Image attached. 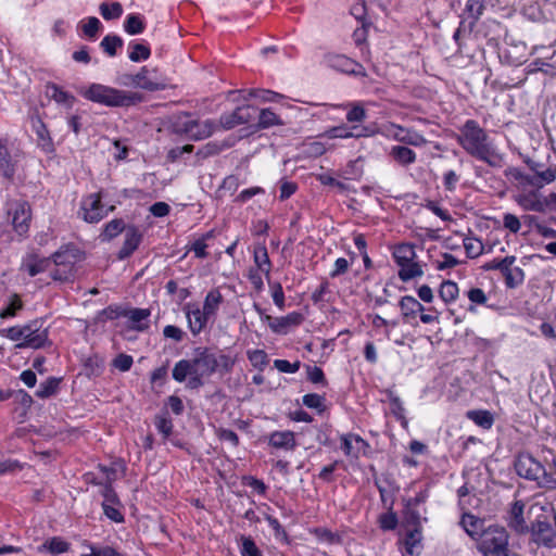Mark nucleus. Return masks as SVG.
<instances>
[{
	"mask_svg": "<svg viewBox=\"0 0 556 556\" xmlns=\"http://www.w3.org/2000/svg\"><path fill=\"white\" fill-rule=\"evenodd\" d=\"M457 141L471 156L495 166L497 154L489 140L486 131L473 119H468L459 130Z\"/></svg>",
	"mask_w": 556,
	"mask_h": 556,
	"instance_id": "obj_1",
	"label": "nucleus"
},
{
	"mask_svg": "<svg viewBox=\"0 0 556 556\" xmlns=\"http://www.w3.org/2000/svg\"><path fill=\"white\" fill-rule=\"evenodd\" d=\"M193 372L192 379H189L187 387L189 389H198L204 384V378L210 377L219 368L229 371L233 365V361L224 354H216L207 349L198 350L191 359Z\"/></svg>",
	"mask_w": 556,
	"mask_h": 556,
	"instance_id": "obj_2",
	"label": "nucleus"
},
{
	"mask_svg": "<svg viewBox=\"0 0 556 556\" xmlns=\"http://www.w3.org/2000/svg\"><path fill=\"white\" fill-rule=\"evenodd\" d=\"M81 94L89 101L106 106H130L141 101L137 92L125 91L101 84H92Z\"/></svg>",
	"mask_w": 556,
	"mask_h": 556,
	"instance_id": "obj_3",
	"label": "nucleus"
},
{
	"mask_svg": "<svg viewBox=\"0 0 556 556\" xmlns=\"http://www.w3.org/2000/svg\"><path fill=\"white\" fill-rule=\"evenodd\" d=\"M43 324L42 319H34L25 325L10 327L3 330V334L12 341H20L16 344L18 349H40L49 342L48 329Z\"/></svg>",
	"mask_w": 556,
	"mask_h": 556,
	"instance_id": "obj_4",
	"label": "nucleus"
},
{
	"mask_svg": "<svg viewBox=\"0 0 556 556\" xmlns=\"http://www.w3.org/2000/svg\"><path fill=\"white\" fill-rule=\"evenodd\" d=\"M484 556H508V533L503 527L490 526L477 542Z\"/></svg>",
	"mask_w": 556,
	"mask_h": 556,
	"instance_id": "obj_5",
	"label": "nucleus"
},
{
	"mask_svg": "<svg viewBox=\"0 0 556 556\" xmlns=\"http://www.w3.org/2000/svg\"><path fill=\"white\" fill-rule=\"evenodd\" d=\"M51 277L55 281H68L74 277L75 264L80 260L77 249L72 247H62L52 254Z\"/></svg>",
	"mask_w": 556,
	"mask_h": 556,
	"instance_id": "obj_6",
	"label": "nucleus"
},
{
	"mask_svg": "<svg viewBox=\"0 0 556 556\" xmlns=\"http://www.w3.org/2000/svg\"><path fill=\"white\" fill-rule=\"evenodd\" d=\"M532 531L536 543L547 547L556 546V513L536 519Z\"/></svg>",
	"mask_w": 556,
	"mask_h": 556,
	"instance_id": "obj_7",
	"label": "nucleus"
},
{
	"mask_svg": "<svg viewBox=\"0 0 556 556\" xmlns=\"http://www.w3.org/2000/svg\"><path fill=\"white\" fill-rule=\"evenodd\" d=\"M122 85L126 87L141 88L148 91L163 90L166 87L165 81L157 77L156 70H149L146 66L134 75L131 81L123 80Z\"/></svg>",
	"mask_w": 556,
	"mask_h": 556,
	"instance_id": "obj_8",
	"label": "nucleus"
},
{
	"mask_svg": "<svg viewBox=\"0 0 556 556\" xmlns=\"http://www.w3.org/2000/svg\"><path fill=\"white\" fill-rule=\"evenodd\" d=\"M256 109L251 105L237 108L231 113L223 114L217 121L219 129L228 130L236 126L249 124L255 119Z\"/></svg>",
	"mask_w": 556,
	"mask_h": 556,
	"instance_id": "obj_9",
	"label": "nucleus"
},
{
	"mask_svg": "<svg viewBox=\"0 0 556 556\" xmlns=\"http://www.w3.org/2000/svg\"><path fill=\"white\" fill-rule=\"evenodd\" d=\"M80 214L87 223H98L104 218L106 211H104L101 203V194L91 193L85 197L81 201Z\"/></svg>",
	"mask_w": 556,
	"mask_h": 556,
	"instance_id": "obj_10",
	"label": "nucleus"
},
{
	"mask_svg": "<svg viewBox=\"0 0 556 556\" xmlns=\"http://www.w3.org/2000/svg\"><path fill=\"white\" fill-rule=\"evenodd\" d=\"M12 216V225L18 235H25L29 229L31 218L30 207L26 202L13 203L9 210Z\"/></svg>",
	"mask_w": 556,
	"mask_h": 556,
	"instance_id": "obj_11",
	"label": "nucleus"
},
{
	"mask_svg": "<svg viewBox=\"0 0 556 556\" xmlns=\"http://www.w3.org/2000/svg\"><path fill=\"white\" fill-rule=\"evenodd\" d=\"M265 321L273 332L278 334H286L293 327L299 326L303 321V316L300 313L292 312L282 317L265 316Z\"/></svg>",
	"mask_w": 556,
	"mask_h": 556,
	"instance_id": "obj_12",
	"label": "nucleus"
},
{
	"mask_svg": "<svg viewBox=\"0 0 556 556\" xmlns=\"http://www.w3.org/2000/svg\"><path fill=\"white\" fill-rule=\"evenodd\" d=\"M517 473L528 480H538L543 473V466L530 455H520L516 460Z\"/></svg>",
	"mask_w": 556,
	"mask_h": 556,
	"instance_id": "obj_13",
	"label": "nucleus"
},
{
	"mask_svg": "<svg viewBox=\"0 0 556 556\" xmlns=\"http://www.w3.org/2000/svg\"><path fill=\"white\" fill-rule=\"evenodd\" d=\"M340 440L344 454L352 458H358L361 454H365L369 446L363 438L354 433L342 434Z\"/></svg>",
	"mask_w": 556,
	"mask_h": 556,
	"instance_id": "obj_14",
	"label": "nucleus"
},
{
	"mask_svg": "<svg viewBox=\"0 0 556 556\" xmlns=\"http://www.w3.org/2000/svg\"><path fill=\"white\" fill-rule=\"evenodd\" d=\"M150 314V309L148 308H130L119 313L121 316L128 318V328L137 331H144L149 328L148 318Z\"/></svg>",
	"mask_w": 556,
	"mask_h": 556,
	"instance_id": "obj_15",
	"label": "nucleus"
},
{
	"mask_svg": "<svg viewBox=\"0 0 556 556\" xmlns=\"http://www.w3.org/2000/svg\"><path fill=\"white\" fill-rule=\"evenodd\" d=\"M21 268L27 271L30 277H34L46 270L51 273L52 263L50 258L39 257L36 254H29L23 260Z\"/></svg>",
	"mask_w": 556,
	"mask_h": 556,
	"instance_id": "obj_16",
	"label": "nucleus"
},
{
	"mask_svg": "<svg viewBox=\"0 0 556 556\" xmlns=\"http://www.w3.org/2000/svg\"><path fill=\"white\" fill-rule=\"evenodd\" d=\"M392 128L394 129L392 132L393 138L402 143L415 147H421L427 143L425 137L415 130L404 128L400 125H392Z\"/></svg>",
	"mask_w": 556,
	"mask_h": 556,
	"instance_id": "obj_17",
	"label": "nucleus"
},
{
	"mask_svg": "<svg viewBox=\"0 0 556 556\" xmlns=\"http://www.w3.org/2000/svg\"><path fill=\"white\" fill-rule=\"evenodd\" d=\"M186 315H187L190 331L193 334L200 333L203 330V328L206 326V324L210 319V316L206 315V313L198 306H195V307L188 306L186 308Z\"/></svg>",
	"mask_w": 556,
	"mask_h": 556,
	"instance_id": "obj_18",
	"label": "nucleus"
},
{
	"mask_svg": "<svg viewBox=\"0 0 556 556\" xmlns=\"http://www.w3.org/2000/svg\"><path fill=\"white\" fill-rule=\"evenodd\" d=\"M328 62L330 66L343 73L365 75L364 68L361 64L355 63L344 55H331L328 58Z\"/></svg>",
	"mask_w": 556,
	"mask_h": 556,
	"instance_id": "obj_19",
	"label": "nucleus"
},
{
	"mask_svg": "<svg viewBox=\"0 0 556 556\" xmlns=\"http://www.w3.org/2000/svg\"><path fill=\"white\" fill-rule=\"evenodd\" d=\"M141 241V233L135 227H127L125 229V241L118 252V258L124 260L128 257L139 245Z\"/></svg>",
	"mask_w": 556,
	"mask_h": 556,
	"instance_id": "obj_20",
	"label": "nucleus"
},
{
	"mask_svg": "<svg viewBox=\"0 0 556 556\" xmlns=\"http://www.w3.org/2000/svg\"><path fill=\"white\" fill-rule=\"evenodd\" d=\"M220 130L217 124V121L214 119H205L199 121L194 119L193 123V134L191 135V139L199 141L211 137L214 132Z\"/></svg>",
	"mask_w": 556,
	"mask_h": 556,
	"instance_id": "obj_21",
	"label": "nucleus"
},
{
	"mask_svg": "<svg viewBox=\"0 0 556 556\" xmlns=\"http://www.w3.org/2000/svg\"><path fill=\"white\" fill-rule=\"evenodd\" d=\"M542 513H546V515H553L556 513L553 507V502L547 498L544 494H536L533 497V503L529 508V514L534 516L536 519H543L545 515Z\"/></svg>",
	"mask_w": 556,
	"mask_h": 556,
	"instance_id": "obj_22",
	"label": "nucleus"
},
{
	"mask_svg": "<svg viewBox=\"0 0 556 556\" xmlns=\"http://www.w3.org/2000/svg\"><path fill=\"white\" fill-rule=\"evenodd\" d=\"M462 526L467 534L477 542L481 538V533L486 529L484 528L483 520L470 514L463 515Z\"/></svg>",
	"mask_w": 556,
	"mask_h": 556,
	"instance_id": "obj_23",
	"label": "nucleus"
},
{
	"mask_svg": "<svg viewBox=\"0 0 556 556\" xmlns=\"http://www.w3.org/2000/svg\"><path fill=\"white\" fill-rule=\"evenodd\" d=\"M46 94L51 100L55 101L59 104L64 105L70 109L73 106L75 102V97L67 91L63 90L55 84H48L46 87Z\"/></svg>",
	"mask_w": 556,
	"mask_h": 556,
	"instance_id": "obj_24",
	"label": "nucleus"
},
{
	"mask_svg": "<svg viewBox=\"0 0 556 556\" xmlns=\"http://www.w3.org/2000/svg\"><path fill=\"white\" fill-rule=\"evenodd\" d=\"M515 201L526 211L543 212L541 195L538 191L521 193Z\"/></svg>",
	"mask_w": 556,
	"mask_h": 556,
	"instance_id": "obj_25",
	"label": "nucleus"
},
{
	"mask_svg": "<svg viewBox=\"0 0 556 556\" xmlns=\"http://www.w3.org/2000/svg\"><path fill=\"white\" fill-rule=\"evenodd\" d=\"M421 540L422 534L420 527L408 529L404 540L406 553L412 556L419 555L422 547Z\"/></svg>",
	"mask_w": 556,
	"mask_h": 556,
	"instance_id": "obj_26",
	"label": "nucleus"
},
{
	"mask_svg": "<svg viewBox=\"0 0 556 556\" xmlns=\"http://www.w3.org/2000/svg\"><path fill=\"white\" fill-rule=\"evenodd\" d=\"M269 444L276 448L293 450L295 438L291 431H275L269 437Z\"/></svg>",
	"mask_w": 556,
	"mask_h": 556,
	"instance_id": "obj_27",
	"label": "nucleus"
},
{
	"mask_svg": "<svg viewBox=\"0 0 556 556\" xmlns=\"http://www.w3.org/2000/svg\"><path fill=\"white\" fill-rule=\"evenodd\" d=\"M523 508L525 505L520 501H517L513 504L509 511L508 525L517 532H523L527 529V525L523 518Z\"/></svg>",
	"mask_w": 556,
	"mask_h": 556,
	"instance_id": "obj_28",
	"label": "nucleus"
},
{
	"mask_svg": "<svg viewBox=\"0 0 556 556\" xmlns=\"http://www.w3.org/2000/svg\"><path fill=\"white\" fill-rule=\"evenodd\" d=\"M390 156L400 165H409L416 161V153L403 146H394L390 150Z\"/></svg>",
	"mask_w": 556,
	"mask_h": 556,
	"instance_id": "obj_29",
	"label": "nucleus"
},
{
	"mask_svg": "<svg viewBox=\"0 0 556 556\" xmlns=\"http://www.w3.org/2000/svg\"><path fill=\"white\" fill-rule=\"evenodd\" d=\"M371 134H372V131H370L368 127H363L359 132H354L345 126L332 127L329 130H327V136L329 138H342V139L368 137Z\"/></svg>",
	"mask_w": 556,
	"mask_h": 556,
	"instance_id": "obj_30",
	"label": "nucleus"
},
{
	"mask_svg": "<svg viewBox=\"0 0 556 556\" xmlns=\"http://www.w3.org/2000/svg\"><path fill=\"white\" fill-rule=\"evenodd\" d=\"M254 263L256 266V270L263 271L266 278L269 279L271 263L267 253V249L264 245H258L255 248Z\"/></svg>",
	"mask_w": 556,
	"mask_h": 556,
	"instance_id": "obj_31",
	"label": "nucleus"
},
{
	"mask_svg": "<svg viewBox=\"0 0 556 556\" xmlns=\"http://www.w3.org/2000/svg\"><path fill=\"white\" fill-rule=\"evenodd\" d=\"M194 119L188 113H181L175 117L173 127L175 132L187 135L191 139Z\"/></svg>",
	"mask_w": 556,
	"mask_h": 556,
	"instance_id": "obj_32",
	"label": "nucleus"
},
{
	"mask_svg": "<svg viewBox=\"0 0 556 556\" xmlns=\"http://www.w3.org/2000/svg\"><path fill=\"white\" fill-rule=\"evenodd\" d=\"M193 367L191 359H180L173 368V378L177 382H184L189 377L192 379Z\"/></svg>",
	"mask_w": 556,
	"mask_h": 556,
	"instance_id": "obj_33",
	"label": "nucleus"
},
{
	"mask_svg": "<svg viewBox=\"0 0 556 556\" xmlns=\"http://www.w3.org/2000/svg\"><path fill=\"white\" fill-rule=\"evenodd\" d=\"M222 302H223V295L219 292V290H217V289L211 290L205 296L202 309L211 318L216 314Z\"/></svg>",
	"mask_w": 556,
	"mask_h": 556,
	"instance_id": "obj_34",
	"label": "nucleus"
},
{
	"mask_svg": "<svg viewBox=\"0 0 556 556\" xmlns=\"http://www.w3.org/2000/svg\"><path fill=\"white\" fill-rule=\"evenodd\" d=\"M23 308V302L18 294L12 293L9 295L7 304L0 311V318L14 317L18 311Z\"/></svg>",
	"mask_w": 556,
	"mask_h": 556,
	"instance_id": "obj_35",
	"label": "nucleus"
},
{
	"mask_svg": "<svg viewBox=\"0 0 556 556\" xmlns=\"http://www.w3.org/2000/svg\"><path fill=\"white\" fill-rule=\"evenodd\" d=\"M415 256V249L410 244H400L394 249L393 252V257L399 266L414 261Z\"/></svg>",
	"mask_w": 556,
	"mask_h": 556,
	"instance_id": "obj_36",
	"label": "nucleus"
},
{
	"mask_svg": "<svg viewBox=\"0 0 556 556\" xmlns=\"http://www.w3.org/2000/svg\"><path fill=\"white\" fill-rule=\"evenodd\" d=\"M400 267L399 277L402 281H408L415 277H420L424 274L421 266L414 261L407 262V264H402Z\"/></svg>",
	"mask_w": 556,
	"mask_h": 556,
	"instance_id": "obj_37",
	"label": "nucleus"
},
{
	"mask_svg": "<svg viewBox=\"0 0 556 556\" xmlns=\"http://www.w3.org/2000/svg\"><path fill=\"white\" fill-rule=\"evenodd\" d=\"M388 400L391 404L392 414L401 421L403 426H407V420L405 418V409L403 404L397 395H395L391 390L386 391Z\"/></svg>",
	"mask_w": 556,
	"mask_h": 556,
	"instance_id": "obj_38",
	"label": "nucleus"
},
{
	"mask_svg": "<svg viewBox=\"0 0 556 556\" xmlns=\"http://www.w3.org/2000/svg\"><path fill=\"white\" fill-rule=\"evenodd\" d=\"M400 307L404 316H412L417 313H422L425 307L413 296H403L400 301Z\"/></svg>",
	"mask_w": 556,
	"mask_h": 556,
	"instance_id": "obj_39",
	"label": "nucleus"
},
{
	"mask_svg": "<svg viewBox=\"0 0 556 556\" xmlns=\"http://www.w3.org/2000/svg\"><path fill=\"white\" fill-rule=\"evenodd\" d=\"M467 417L484 429L491 428L494 421L493 416L488 410H469Z\"/></svg>",
	"mask_w": 556,
	"mask_h": 556,
	"instance_id": "obj_40",
	"label": "nucleus"
},
{
	"mask_svg": "<svg viewBox=\"0 0 556 556\" xmlns=\"http://www.w3.org/2000/svg\"><path fill=\"white\" fill-rule=\"evenodd\" d=\"M68 548H70V544L66 541H64L63 539H61L59 536H54L50 540H47L40 547V551L46 549L53 555H59V554L67 552Z\"/></svg>",
	"mask_w": 556,
	"mask_h": 556,
	"instance_id": "obj_41",
	"label": "nucleus"
},
{
	"mask_svg": "<svg viewBox=\"0 0 556 556\" xmlns=\"http://www.w3.org/2000/svg\"><path fill=\"white\" fill-rule=\"evenodd\" d=\"M275 125H282L279 116L273 112L270 109H263L258 113V128H268Z\"/></svg>",
	"mask_w": 556,
	"mask_h": 556,
	"instance_id": "obj_42",
	"label": "nucleus"
},
{
	"mask_svg": "<svg viewBox=\"0 0 556 556\" xmlns=\"http://www.w3.org/2000/svg\"><path fill=\"white\" fill-rule=\"evenodd\" d=\"M440 298L445 303L453 302L457 295H458V286L456 282L452 280H446L441 283L440 290H439Z\"/></svg>",
	"mask_w": 556,
	"mask_h": 556,
	"instance_id": "obj_43",
	"label": "nucleus"
},
{
	"mask_svg": "<svg viewBox=\"0 0 556 556\" xmlns=\"http://www.w3.org/2000/svg\"><path fill=\"white\" fill-rule=\"evenodd\" d=\"M99 9L103 18L108 21L119 18L123 14V8L119 2H112L111 4L103 2Z\"/></svg>",
	"mask_w": 556,
	"mask_h": 556,
	"instance_id": "obj_44",
	"label": "nucleus"
},
{
	"mask_svg": "<svg viewBox=\"0 0 556 556\" xmlns=\"http://www.w3.org/2000/svg\"><path fill=\"white\" fill-rule=\"evenodd\" d=\"M313 533L320 542L328 544H340L342 541L340 533L332 532L327 528H316Z\"/></svg>",
	"mask_w": 556,
	"mask_h": 556,
	"instance_id": "obj_45",
	"label": "nucleus"
},
{
	"mask_svg": "<svg viewBox=\"0 0 556 556\" xmlns=\"http://www.w3.org/2000/svg\"><path fill=\"white\" fill-rule=\"evenodd\" d=\"M122 46V38L115 35H108L101 41V47L110 56H114L116 54V50Z\"/></svg>",
	"mask_w": 556,
	"mask_h": 556,
	"instance_id": "obj_46",
	"label": "nucleus"
},
{
	"mask_svg": "<svg viewBox=\"0 0 556 556\" xmlns=\"http://www.w3.org/2000/svg\"><path fill=\"white\" fill-rule=\"evenodd\" d=\"M503 276L509 288H515L523 281V271L519 267L509 266Z\"/></svg>",
	"mask_w": 556,
	"mask_h": 556,
	"instance_id": "obj_47",
	"label": "nucleus"
},
{
	"mask_svg": "<svg viewBox=\"0 0 556 556\" xmlns=\"http://www.w3.org/2000/svg\"><path fill=\"white\" fill-rule=\"evenodd\" d=\"M59 387V379L49 378L47 381L42 382L38 390L36 391V395L40 399H46L55 393Z\"/></svg>",
	"mask_w": 556,
	"mask_h": 556,
	"instance_id": "obj_48",
	"label": "nucleus"
},
{
	"mask_svg": "<svg viewBox=\"0 0 556 556\" xmlns=\"http://www.w3.org/2000/svg\"><path fill=\"white\" fill-rule=\"evenodd\" d=\"M515 256H506L502 260H493L484 265V269L486 270H500L504 274L509 266H513L515 263Z\"/></svg>",
	"mask_w": 556,
	"mask_h": 556,
	"instance_id": "obj_49",
	"label": "nucleus"
},
{
	"mask_svg": "<svg viewBox=\"0 0 556 556\" xmlns=\"http://www.w3.org/2000/svg\"><path fill=\"white\" fill-rule=\"evenodd\" d=\"M366 117V110L361 103H353L346 113V121L349 123H362Z\"/></svg>",
	"mask_w": 556,
	"mask_h": 556,
	"instance_id": "obj_50",
	"label": "nucleus"
},
{
	"mask_svg": "<svg viewBox=\"0 0 556 556\" xmlns=\"http://www.w3.org/2000/svg\"><path fill=\"white\" fill-rule=\"evenodd\" d=\"M464 247L469 257H478L483 252V244L479 239L467 238L464 240Z\"/></svg>",
	"mask_w": 556,
	"mask_h": 556,
	"instance_id": "obj_51",
	"label": "nucleus"
},
{
	"mask_svg": "<svg viewBox=\"0 0 556 556\" xmlns=\"http://www.w3.org/2000/svg\"><path fill=\"white\" fill-rule=\"evenodd\" d=\"M154 425L160 433H162L164 439H167L173 431V422L172 419L167 416H156L154 420Z\"/></svg>",
	"mask_w": 556,
	"mask_h": 556,
	"instance_id": "obj_52",
	"label": "nucleus"
},
{
	"mask_svg": "<svg viewBox=\"0 0 556 556\" xmlns=\"http://www.w3.org/2000/svg\"><path fill=\"white\" fill-rule=\"evenodd\" d=\"M144 24L138 15H129L125 22V30L130 35L141 34Z\"/></svg>",
	"mask_w": 556,
	"mask_h": 556,
	"instance_id": "obj_53",
	"label": "nucleus"
},
{
	"mask_svg": "<svg viewBox=\"0 0 556 556\" xmlns=\"http://www.w3.org/2000/svg\"><path fill=\"white\" fill-rule=\"evenodd\" d=\"M125 229L124 222L122 219H113L106 224L103 236L106 239H112L116 237L119 232Z\"/></svg>",
	"mask_w": 556,
	"mask_h": 556,
	"instance_id": "obj_54",
	"label": "nucleus"
},
{
	"mask_svg": "<svg viewBox=\"0 0 556 556\" xmlns=\"http://www.w3.org/2000/svg\"><path fill=\"white\" fill-rule=\"evenodd\" d=\"M131 48H132V50L129 53V59L132 62H139L141 60L149 59L150 49L147 46L141 45V43H134Z\"/></svg>",
	"mask_w": 556,
	"mask_h": 556,
	"instance_id": "obj_55",
	"label": "nucleus"
},
{
	"mask_svg": "<svg viewBox=\"0 0 556 556\" xmlns=\"http://www.w3.org/2000/svg\"><path fill=\"white\" fill-rule=\"evenodd\" d=\"M249 361L254 367L263 368L267 365V354L263 350H253L248 352Z\"/></svg>",
	"mask_w": 556,
	"mask_h": 556,
	"instance_id": "obj_56",
	"label": "nucleus"
},
{
	"mask_svg": "<svg viewBox=\"0 0 556 556\" xmlns=\"http://www.w3.org/2000/svg\"><path fill=\"white\" fill-rule=\"evenodd\" d=\"M484 9V0H468L466 3V12L477 21Z\"/></svg>",
	"mask_w": 556,
	"mask_h": 556,
	"instance_id": "obj_57",
	"label": "nucleus"
},
{
	"mask_svg": "<svg viewBox=\"0 0 556 556\" xmlns=\"http://www.w3.org/2000/svg\"><path fill=\"white\" fill-rule=\"evenodd\" d=\"M241 554L242 556H262L254 541L245 536H242Z\"/></svg>",
	"mask_w": 556,
	"mask_h": 556,
	"instance_id": "obj_58",
	"label": "nucleus"
},
{
	"mask_svg": "<svg viewBox=\"0 0 556 556\" xmlns=\"http://www.w3.org/2000/svg\"><path fill=\"white\" fill-rule=\"evenodd\" d=\"M324 397L316 393L306 394L303 396V404L308 408H315L321 412L324 409Z\"/></svg>",
	"mask_w": 556,
	"mask_h": 556,
	"instance_id": "obj_59",
	"label": "nucleus"
},
{
	"mask_svg": "<svg viewBox=\"0 0 556 556\" xmlns=\"http://www.w3.org/2000/svg\"><path fill=\"white\" fill-rule=\"evenodd\" d=\"M268 283L271 289V296H273L274 303L279 308H283L285 307V293H283L281 285L278 282L271 283L269 280H268Z\"/></svg>",
	"mask_w": 556,
	"mask_h": 556,
	"instance_id": "obj_60",
	"label": "nucleus"
},
{
	"mask_svg": "<svg viewBox=\"0 0 556 556\" xmlns=\"http://www.w3.org/2000/svg\"><path fill=\"white\" fill-rule=\"evenodd\" d=\"M100 26V21L97 17L91 16L87 20V23L83 25V31L86 36L93 38L97 35Z\"/></svg>",
	"mask_w": 556,
	"mask_h": 556,
	"instance_id": "obj_61",
	"label": "nucleus"
},
{
	"mask_svg": "<svg viewBox=\"0 0 556 556\" xmlns=\"http://www.w3.org/2000/svg\"><path fill=\"white\" fill-rule=\"evenodd\" d=\"M88 548L90 551V555L81 556H122L111 546L94 547L93 545H88Z\"/></svg>",
	"mask_w": 556,
	"mask_h": 556,
	"instance_id": "obj_62",
	"label": "nucleus"
},
{
	"mask_svg": "<svg viewBox=\"0 0 556 556\" xmlns=\"http://www.w3.org/2000/svg\"><path fill=\"white\" fill-rule=\"evenodd\" d=\"M503 224L504 227L510 230L511 232L516 233L520 230L521 224L519 218L510 213H506L503 217Z\"/></svg>",
	"mask_w": 556,
	"mask_h": 556,
	"instance_id": "obj_63",
	"label": "nucleus"
},
{
	"mask_svg": "<svg viewBox=\"0 0 556 556\" xmlns=\"http://www.w3.org/2000/svg\"><path fill=\"white\" fill-rule=\"evenodd\" d=\"M535 481L540 488L556 490V478H554L553 475L547 473L544 468L542 476Z\"/></svg>",
	"mask_w": 556,
	"mask_h": 556,
	"instance_id": "obj_64",
	"label": "nucleus"
}]
</instances>
